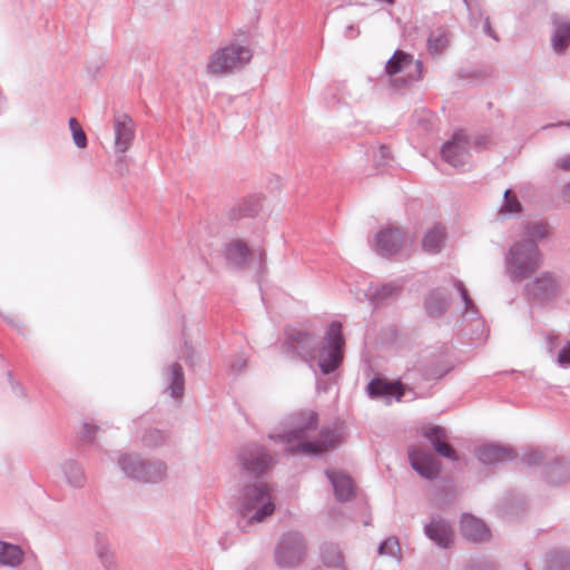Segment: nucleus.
<instances>
[{
  "mask_svg": "<svg viewBox=\"0 0 570 570\" xmlns=\"http://www.w3.org/2000/svg\"><path fill=\"white\" fill-rule=\"evenodd\" d=\"M483 30H484V32H485L489 37H491V38H493V39H495V40L498 39V38H497V36H495V33H494V31L492 30V27H491V23H490V19H489V17H485V19H484Z\"/></svg>",
  "mask_w": 570,
  "mask_h": 570,
  "instance_id": "nucleus-47",
  "label": "nucleus"
},
{
  "mask_svg": "<svg viewBox=\"0 0 570 570\" xmlns=\"http://www.w3.org/2000/svg\"><path fill=\"white\" fill-rule=\"evenodd\" d=\"M385 71L389 76L402 73L401 78L393 80L394 86H405L409 82L419 80L422 73V62L414 60L413 56L402 50H396L394 55L387 60Z\"/></svg>",
  "mask_w": 570,
  "mask_h": 570,
  "instance_id": "nucleus-9",
  "label": "nucleus"
},
{
  "mask_svg": "<svg viewBox=\"0 0 570 570\" xmlns=\"http://www.w3.org/2000/svg\"><path fill=\"white\" fill-rule=\"evenodd\" d=\"M247 365V361L245 357L243 356H238L236 357L232 363H230V370L234 372V373H239L242 372Z\"/></svg>",
  "mask_w": 570,
  "mask_h": 570,
  "instance_id": "nucleus-44",
  "label": "nucleus"
},
{
  "mask_svg": "<svg viewBox=\"0 0 570 570\" xmlns=\"http://www.w3.org/2000/svg\"><path fill=\"white\" fill-rule=\"evenodd\" d=\"M563 195L568 198L570 202V181L563 187Z\"/></svg>",
  "mask_w": 570,
  "mask_h": 570,
  "instance_id": "nucleus-52",
  "label": "nucleus"
},
{
  "mask_svg": "<svg viewBox=\"0 0 570 570\" xmlns=\"http://www.w3.org/2000/svg\"><path fill=\"white\" fill-rule=\"evenodd\" d=\"M14 389H17V391H18V392H21V393H22V387H21L19 384H17V385L14 386Z\"/></svg>",
  "mask_w": 570,
  "mask_h": 570,
  "instance_id": "nucleus-55",
  "label": "nucleus"
},
{
  "mask_svg": "<svg viewBox=\"0 0 570 570\" xmlns=\"http://www.w3.org/2000/svg\"><path fill=\"white\" fill-rule=\"evenodd\" d=\"M521 208L522 206L518 197L510 189H507L503 196V205L501 207V213L518 214L521 212Z\"/></svg>",
  "mask_w": 570,
  "mask_h": 570,
  "instance_id": "nucleus-38",
  "label": "nucleus"
},
{
  "mask_svg": "<svg viewBox=\"0 0 570 570\" xmlns=\"http://www.w3.org/2000/svg\"><path fill=\"white\" fill-rule=\"evenodd\" d=\"M248 47L229 43L213 52L206 66V71L213 76H226L243 69L252 59Z\"/></svg>",
  "mask_w": 570,
  "mask_h": 570,
  "instance_id": "nucleus-6",
  "label": "nucleus"
},
{
  "mask_svg": "<svg viewBox=\"0 0 570 570\" xmlns=\"http://www.w3.org/2000/svg\"><path fill=\"white\" fill-rule=\"evenodd\" d=\"M544 459V455L542 451L538 449H529L524 452L522 455V462L527 464L528 466L538 465L542 462Z\"/></svg>",
  "mask_w": 570,
  "mask_h": 570,
  "instance_id": "nucleus-39",
  "label": "nucleus"
},
{
  "mask_svg": "<svg viewBox=\"0 0 570 570\" xmlns=\"http://www.w3.org/2000/svg\"><path fill=\"white\" fill-rule=\"evenodd\" d=\"M35 560H36V567H35V570H41V569H40V566H39V562H38V560H37V558H35Z\"/></svg>",
  "mask_w": 570,
  "mask_h": 570,
  "instance_id": "nucleus-54",
  "label": "nucleus"
},
{
  "mask_svg": "<svg viewBox=\"0 0 570 570\" xmlns=\"http://www.w3.org/2000/svg\"><path fill=\"white\" fill-rule=\"evenodd\" d=\"M423 436L430 442L433 450L443 458L458 461L456 451L449 443L448 431L440 425H428L423 428Z\"/></svg>",
  "mask_w": 570,
  "mask_h": 570,
  "instance_id": "nucleus-15",
  "label": "nucleus"
},
{
  "mask_svg": "<svg viewBox=\"0 0 570 570\" xmlns=\"http://www.w3.org/2000/svg\"><path fill=\"white\" fill-rule=\"evenodd\" d=\"M265 257H266L265 252H264L263 249H259V250H258V258H259V262H261V264H262V265H263V264H264V262H265Z\"/></svg>",
  "mask_w": 570,
  "mask_h": 570,
  "instance_id": "nucleus-53",
  "label": "nucleus"
},
{
  "mask_svg": "<svg viewBox=\"0 0 570 570\" xmlns=\"http://www.w3.org/2000/svg\"><path fill=\"white\" fill-rule=\"evenodd\" d=\"M469 570H475V568H474V567H470V569H469Z\"/></svg>",
  "mask_w": 570,
  "mask_h": 570,
  "instance_id": "nucleus-57",
  "label": "nucleus"
},
{
  "mask_svg": "<svg viewBox=\"0 0 570 570\" xmlns=\"http://www.w3.org/2000/svg\"><path fill=\"white\" fill-rule=\"evenodd\" d=\"M326 475L333 487L336 500L346 502L355 495V485L352 478L341 471H326Z\"/></svg>",
  "mask_w": 570,
  "mask_h": 570,
  "instance_id": "nucleus-19",
  "label": "nucleus"
},
{
  "mask_svg": "<svg viewBox=\"0 0 570 570\" xmlns=\"http://www.w3.org/2000/svg\"><path fill=\"white\" fill-rule=\"evenodd\" d=\"M69 128H70L71 132H73V130H77V129H82L76 118L69 119Z\"/></svg>",
  "mask_w": 570,
  "mask_h": 570,
  "instance_id": "nucleus-50",
  "label": "nucleus"
},
{
  "mask_svg": "<svg viewBox=\"0 0 570 570\" xmlns=\"http://www.w3.org/2000/svg\"><path fill=\"white\" fill-rule=\"evenodd\" d=\"M379 554L394 557V558L399 559L401 556V548H400L399 539L394 535L386 538L379 546Z\"/></svg>",
  "mask_w": 570,
  "mask_h": 570,
  "instance_id": "nucleus-37",
  "label": "nucleus"
},
{
  "mask_svg": "<svg viewBox=\"0 0 570 570\" xmlns=\"http://www.w3.org/2000/svg\"><path fill=\"white\" fill-rule=\"evenodd\" d=\"M238 528L247 532L253 524L264 522L275 511L271 488L261 481L244 485L237 495Z\"/></svg>",
  "mask_w": 570,
  "mask_h": 570,
  "instance_id": "nucleus-3",
  "label": "nucleus"
},
{
  "mask_svg": "<svg viewBox=\"0 0 570 570\" xmlns=\"http://www.w3.org/2000/svg\"><path fill=\"white\" fill-rule=\"evenodd\" d=\"M556 165L563 171H570V154L559 157L556 161Z\"/></svg>",
  "mask_w": 570,
  "mask_h": 570,
  "instance_id": "nucleus-46",
  "label": "nucleus"
},
{
  "mask_svg": "<svg viewBox=\"0 0 570 570\" xmlns=\"http://www.w3.org/2000/svg\"><path fill=\"white\" fill-rule=\"evenodd\" d=\"M548 236V227L543 223H531L528 224L524 228V237L520 242H533L537 244L538 240H541Z\"/></svg>",
  "mask_w": 570,
  "mask_h": 570,
  "instance_id": "nucleus-33",
  "label": "nucleus"
},
{
  "mask_svg": "<svg viewBox=\"0 0 570 570\" xmlns=\"http://www.w3.org/2000/svg\"><path fill=\"white\" fill-rule=\"evenodd\" d=\"M454 287L458 289L462 302L464 304V314L471 316L472 318H476L479 316V311L469 295L468 289L465 288L463 282L456 279L454 282Z\"/></svg>",
  "mask_w": 570,
  "mask_h": 570,
  "instance_id": "nucleus-34",
  "label": "nucleus"
},
{
  "mask_svg": "<svg viewBox=\"0 0 570 570\" xmlns=\"http://www.w3.org/2000/svg\"><path fill=\"white\" fill-rule=\"evenodd\" d=\"M115 151L125 154L132 145L136 135L134 119L124 112L114 115Z\"/></svg>",
  "mask_w": 570,
  "mask_h": 570,
  "instance_id": "nucleus-13",
  "label": "nucleus"
},
{
  "mask_svg": "<svg viewBox=\"0 0 570 570\" xmlns=\"http://www.w3.org/2000/svg\"><path fill=\"white\" fill-rule=\"evenodd\" d=\"M94 551L105 570L117 569V558L106 534H94Z\"/></svg>",
  "mask_w": 570,
  "mask_h": 570,
  "instance_id": "nucleus-20",
  "label": "nucleus"
},
{
  "mask_svg": "<svg viewBox=\"0 0 570 570\" xmlns=\"http://www.w3.org/2000/svg\"><path fill=\"white\" fill-rule=\"evenodd\" d=\"M450 43V33L443 27L433 30L428 38L429 51L435 55L442 53Z\"/></svg>",
  "mask_w": 570,
  "mask_h": 570,
  "instance_id": "nucleus-30",
  "label": "nucleus"
},
{
  "mask_svg": "<svg viewBox=\"0 0 570 570\" xmlns=\"http://www.w3.org/2000/svg\"><path fill=\"white\" fill-rule=\"evenodd\" d=\"M557 361L560 366H570V341L561 348Z\"/></svg>",
  "mask_w": 570,
  "mask_h": 570,
  "instance_id": "nucleus-41",
  "label": "nucleus"
},
{
  "mask_svg": "<svg viewBox=\"0 0 570 570\" xmlns=\"http://www.w3.org/2000/svg\"><path fill=\"white\" fill-rule=\"evenodd\" d=\"M444 239V228L441 226H434L422 239L423 249L433 254L439 253L443 246Z\"/></svg>",
  "mask_w": 570,
  "mask_h": 570,
  "instance_id": "nucleus-29",
  "label": "nucleus"
},
{
  "mask_svg": "<svg viewBox=\"0 0 570 570\" xmlns=\"http://www.w3.org/2000/svg\"><path fill=\"white\" fill-rule=\"evenodd\" d=\"M549 562H550V564L548 566L547 570H552V564H553V562H558V560H557V559H550V560H549ZM559 563H560V564H563V561H559ZM567 566H568V563H566L564 566H562V570H564Z\"/></svg>",
  "mask_w": 570,
  "mask_h": 570,
  "instance_id": "nucleus-51",
  "label": "nucleus"
},
{
  "mask_svg": "<svg viewBox=\"0 0 570 570\" xmlns=\"http://www.w3.org/2000/svg\"><path fill=\"white\" fill-rule=\"evenodd\" d=\"M471 17H482L480 0H462Z\"/></svg>",
  "mask_w": 570,
  "mask_h": 570,
  "instance_id": "nucleus-42",
  "label": "nucleus"
},
{
  "mask_svg": "<svg viewBox=\"0 0 570 570\" xmlns=\"http://www.w3.org/2000/svg\"><path fill=\"white\" fill-rule=\"evenodd\" d=\"M61 471L70 487L76 489L85 487L87 478L82 466L77 461L71 459L66 460L61 464Z\"/></svg>",
  "mask_w": 570,
  "mask_h": 570,
  "instance_id": "nucleus-27",
  "label": "nucleus"
},
{
  "mask_svg": "<svg viewBox=\"0 0 570 570\" xmlns=\"http://www.w3.org/2000/svg\"><path fill=\"white\" fill-rule=\"evenodd\" d=\"M166 377L168 381L167 391L174 399H180L185 389L183 367L178 363H173L166 371Z\"/></svg>",
  "mask_w": 570,
  "mask_h": 570,
  "instance_id": "nucleus-28",
  "label": "nucleus"
},
{
  "mask_svg": "<svg viewBox=\"0 0 570 570\" xmlns=\"http://www.w3.org/2000/svg\"><path fill=\"white\" fill-rule=\"evenodd\" d=\"M344 337L342 324H330L324 342L320 345L317 338L301 327H288L285 331L284 350L293 357L311 363L318 358V367L323 374L334 372L343 360Z\"/></svg>",
  "mask_w": 570,
  "mask_h": 570,
  "instance_id": "nucleus-2",
  "label": "nucleus"
},
{
  "mask_svg": "<svg viewBox=\"0 0 570 570\" xmlns=\"http://www.w3.org/2000/svg\"><path fill=\"white\" fill-rule=\"evenodd\" d=\"M424 533L438 547L443 549L450 548L454 542V531L451 523L441 517H433L424 525Z\"/></svg>",
  "mask_w": 570,
  "mask_h": 570,
  "instance_id": "nucleus-16",
  "label": "nucleus"
},
{
  "mask_svg": "<svg viewBox=\"0 0 570 570\" xmlns=\"http://www.w3.org/2000/svg\"><path fill=\"white\" fill-rule=\"evenodd\" d=\"M403 287L404 283L401 279L381 285H371L366 291V296L373 306H384L397 299L403 292Z\"/></svg>",
  "mask_w": 570,
  "mask_h": 570,
  "instance_id": "nucleus-14",
  "label": "nucleus"
},
{
  "mask_svg": "<svg viewBox=\"0 0 570 570\" xmlns=\"http://www.w3.org/2000/svg\"><path fill=\"white\" fill-rule=\"evenodd\" d=\"M249 254L247 244L240 239H234L225 245V258L235 267L244 268L248 263Z\"/></svg>",
  "mask_w": 570,
  "mask_h": 570,
  "instance_id": "nucleus-24",
  "label": "nucleus"
},
{
  "mask_svg": "<svg viewBox=\"0 0 570 570\" xmlns=\"http://www.w3.org/2000/svg\"><path fill=\"white\" fill-rule=\"evenodd\" d=\"M24 551L18 544L0 540V566L16 569L22 564Z\"/></svg>",
  "mask_w": 570,
  "mask_h": 570,
  "instance_id": "nucleus-25",
  "label": "nucleus"
},
{
  "mask_svg": "<svg viewBox=\"0 0 570 570\" xmlns=\"http://www.w3.org/2000/svg\"><path fill=\"white\" fill-rule=\"evenodd\" d=\"M391 159L390 149L386 146H380L374 155V161L377 166L386 164Z\"/></svg>",
  "mask_w": 570,
  "mask_h": 570,
  "instance_id": "nucleus-40",
  "label": "nucleus"
},
{
  "mask_svg": "<svg viewBox=\"0 0 570 570\" xmlns=\"http://www.w3.org/2000/svg\"><path fill=\"white\" fill-rule=\"evenodd\" d=\"M367 392L371 397L395 396L401 401L404 392L400 382H389L385 379L374 377L367 384Z\"/></svg>",
  "mask_w": 570,
  "mask_h": 570,
  "instance_id": "nucleus-23",
  "label": "nucleus"
},
{
  "mask_svg": "<svg viewBox=\"0 0 570 570\" xmlns=\"http://www.w3.org/2000/svg\"><path fill=\"white\" fill-rule=\"evenodd\" d=\"M547 479L552 484H561L570 479V463L558 460L547 471Z\"/></svg>",
  "mask_w": 570,
  "mask_h": 570,
  "instance_id": "nucleus-31",
  "label": "nucleus"
},
{
  "mask_svg": "<svg viewBox=\"0 0 570 570\" xmlns=\"http://www.w3.org/2000/svg\"><path fill=\"white\" fill-rule=\"evenodd\" d=\"M286 425L284 433H272L269 439L283 444L291 454L317 455L336 448L341 440V429L336 424L318 430V414L313 410L293 413Z\"/></svg>",
  "mask_w": 570,
  "mask_h": 570,
  "instance_id": "nucleus-1",
  "label": "nucleus"
},
{
  "mask_svg": "<svg viewBox=\"0 0 570 570\" xmlns=\"http://www.w3.org/2000/svg\"><path fill=\"white\" fill-rule=\"evenodd\" d=\"M72 139L78 148H85L87 146V136L82 129L73 130Z\"/></svg>",
  "mask_w": 570,
  "mask_h": 570,
  "instance_id": "nucleus-43",
  "label": "nucleus"
},
{
  "mask_svg": "<svg viewBox=\"0 0 570 570\" xmlns=\"http://www.w3.org/2000/svg\"><path fill=\"white\" fill-rule=\"evenodd\" d=\"M409 460L422 478L434 480L439 476L441 463L429 450L412 446L409 449Z\"/></svg>",
  "mask_w": 570,
  "mask_h": 570,
  "instance_id": "nucleus-12",
  "label": "nucleus"
},
{
  "mask_svg": "<svg viewBox=\"0 0 570 570\" xmlns=\"http://www.w3.org/2000/svg\"><path fill=\"white\" fill-rule=\"evenodd\" d=\"M524 291L529 299L546 303L559 295L560 282L554 274L543 272L527 283Z\"/></svg>",
  "mask_w": 570,
  "mask_h": 570,
  "instance_id": "nucleus-11",
  "label": "nucleus"
},
{
  "mask_svg": "<svg viewBox=\"0 0 570 570\" xmlns=\"http://www.w3.org/2000/svg\"><path fill=\"white\" fill-rule=\"evenodd\" d=\"M543 256L533 242H514L504 257L505 273L512 282H521L535 273Z\"/></svg>",
  "mask_w": 570,
  "mask_h": 570,
  "instance_id": "nucleus-4",
  "label": "nucleus"
},
{
  "mask_svg": "<svg viewBox=\"0 0 570 570\" xmlns=\"http://www.w3.org/2000/svg\"><path fill=\"white\" fill-rule=\"evenodd\" d=\"M483 137L471 139L462 130L454 132L451 140L446 141L441 150L442 158L454 168L464 167L470 160L471 149L480 150L484 145Z\"/></svg>",
  "mask_w": 570,
  "mask_h": 570,
  "instance_id": "nucleus-7",
  "label": "nucleus"
},
{
  "mask_svg": "<svg viewBox=\"0 0 570 570\" xmlns=\"http://www.w3.org/2000/svg\"><path fill=\"white\" fill-rule=\"evenodd\" d=\"M237 462L243 471L253 475L266 473L273 465V458L261 445L250 444L242 448L237 454Z\"/></svg>",
  "mask_w": 570,
  "mask_h": 570,
  "instance_id": "nucleus-10",
  "label": "nucleus"
},
{
  "mask_svg": "<svg viewBox=\"0 0 570 570\" xmlns=\"http://www.w3.org/2000/svg\"><path fill=\"white\" fill-rule=\"evenodd\" d=\"M258 213V206L254 202L246 200L243 204L234 207L229 212L230 219H238L242 217H254Z\"/></svg>",
  "mask_w": 570,
  "mask_h": 570,
  "instance_id": "nucleus-36",
  "label": "nucleus"
},
{
  "mask_svg": "<svg viewBox=\"0 0 570 570\" xmlns=\"http://www.w3.org/2000/svg\"><path fill=\"white\" fill-rule=\"evenodd\" d=\"M168 438V431L157 428H148L144 431L140 440L145 448L154 449L166 444Z\"/></svg>",
  "mask_w": 570,
  "mask_h": 570,
  "instance_id": "nucleus-32",
  "label": "nucleus"
},
{
  "mask_svg": "<svg viewBox=\"0 0 570 570\" xmlns=\"http://www.w3.org/2000/svg\"><path fill=\"white\" fill-rule=\"evenodd\" d=\"M356 35H358V30H356V28L353 24H350L346 28L345 36L347 38H354Z\"/></svg>",
  "mask_w": 570,
  "mask_h": 570,
  "instance_id": "nucleus-48",
  "label": "nucleus"
},
{
  "mask_svg": "<svg viewBox=\"0 0 570 570\" xmlns=\"http://www.w3.org/2000/svg\"><path fill=\"white\" fill-rule=\"evenodd\" d=\"M527 570H529V569H527Z\"/></svg>",
  "mask_w": 570,
  "mask_h": 570,
  "instance_id": "nucleus-58",
  "label": "nucleus"
},
{
  "mask_svg": "<svg viewBox=\"0 0 570 570\" xmlns=\"http://www.w3.org/2000/svg\"><path fill=\"white\" fill-rule=\"evenodd\" d=\"M304 537L297 531L285 532L275 549V560L279 567L293 568L301 563L305 556Z\"/></svg>",
  "mask_w": 570,
  "mask_h": 570,
  "instance_id": "nucleus-8",
  "label": "nucleus"
},
{
  "mask_svg": "<svg viewBox=\"0 0 570 570\" xmlns=\"http://www.w3.org/2000/svg\"><path fill=\"white\" fill-rule=\"evenodd\" d=\"M461 532L463 537L474 542L484 541L490 537L485 523L472 514L462 515Z\"/></svg>",
  "mask_w": 570,
  "mask_h": 570,
  "instance_id": "nucleus-22",
  "label": "nucleus"
},
{
  "mask_svg": "<svg viewBox=\"0 0 570 570\" xmlns=\"http://www.w3.org/2000/svg\"><path fill=\"white\" fill-rule=\"evenodd\" d=\"M385 1L389 2V3H392L394 0H385Z\"/></svg>",
  "mask_w": 570,
  "mask_h": 570,
  "instance_id": "nucleus-56",
  "label": "nucleus"
},
{
  "mask_svg": "<svg viewBox=\"0 0 570 570\" xmlns=\"http://www.w3.org/2000/svg\"><path fill=\"white\" fill-rule=\"evenodd\" d=\"M117 465L126 478L141 483H157L165 478L167 471L163 461L147 460L130 452L119 453Z\"/></svg>",
  "mask_w": 570,
  "mask_h": 570,
  "instance_id": "nucleus-5",
  "label": "nucleus"
},
{
  "mask_svg": "<svg viewBox=\"0 0 570 570\" xmlns=\"http://www.w3.org/2000/svg\"><path fill=\"white\" fill-rule=\"evenodd\" d=\"M98 429L99 428L95 424H89V423L83 424V432H82L83 438L87 439L88 441H92L94 435L98 431Z\"/></svg>",
  "mask_w": 570,
  "mask_h": 570,
  "instance_id": "nucleus-45",
  "label": "nucleus"
},
{
  "mask_svg": "<svg viewBox=\"0 0 570 570\" xmlns=\"http://www.w3.org/2000/svg\"><path fill=\"white\" fill-rule=\"evenodd\" d=\"M450 294L444 288H433L424 297L423 307L430 318H441L450 307Z\"/></svg>",
  "mask_w": 570,
  "mask_h": 570,
  "instance_id": "nucleus-17",
  "label": "nucleus"
},
{
  "mask_svg": "<svg viewBox=\"0 0 570 570\" xmlns=\"http://www.w3.org/2000/svg\"><path fill=\"white\" fill-rule=\"evenodd\" d=\"M475 454L480 462L483 464L509 462L517 458V454L511 448L498 444H487L480 446Z\"/></svg>",
  "mask_w": 570,
  "mask_h": 570,
  "instance_id": "nucleus-18",
  "label": "nucleus"
},
{
  "mask_svg": "<svg viewBox=\"0 0 570 570\" xmlns=\"http://www.w3.org/2000/svg\"><path fill=\"white\" fill-rule=\"evenodd\" d=\"M322 558L331 568H338L342 564V554L337 546L328 543L322 548Z\"/></svg>",
  "mask_w": 570,
  "mask_h": 570,
  "instance_id": "nucleus-35",
  "label": "nucleus"
},
{
  "mask_svg": "<svg viewBox=\"0 0 570 570\" xmlns=\"http://www.w3.org/2000/svg\"><path fill=\"white\" fill-rule=\"evenodd\" d=\"M552 127H570V121H560L557 124H549L543 126V129L552 128Z\"/></svg>",
  "mask_w": 570,
  "mask_h": 570,
  "instance_id": "nucleus-49",
  "label": "nucleus"
},
{
  "mask_svg": "<svg viewBox=\"0 0 570 570\" xmlns=\"http://www.w3.org/2000/svg\"><path fill=\"white\" fill-rule=\"evenodd\" d=\"M402 242L403 235L400 229H384L376 235L375 249L380 255H392L400 249Z\"/></svg>",
  "mask_w": 570,
  "mask_h": 570,
  "instance_id": "nucleus-21",
  "label": "nucleus"
},
{
  "mask_svg": "<svg viewBox=\"0 0 570 570\" xmlns=\"http://www.w3.org/2000/svg\"><path fill=\"white\" fill-rule=\"evenodd\" d=\"M554 31L551 45L556 52H563L570 43V20L553 18Z\"/></svg>",
  "mask_w": 570,
  "mask_h": 570,
  "instance_id": "nucleus-26",
  "label": "nucleus"
}]
</instances>
